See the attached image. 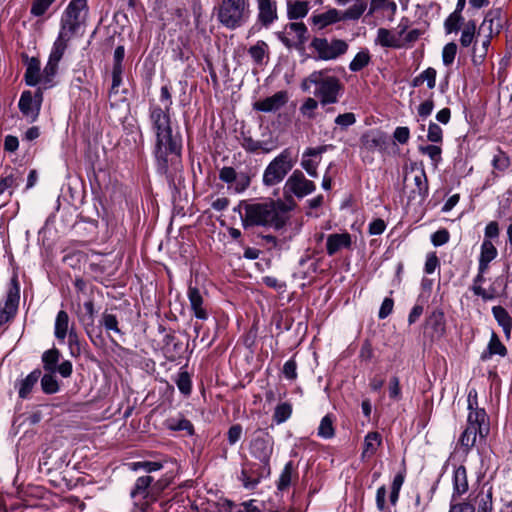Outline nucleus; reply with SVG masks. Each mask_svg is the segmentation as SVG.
<instances>
[{"instance_id":"6e6d98bb","label":"nucleus","mask_w":512,"mask_h":512,"mask_svg":"<svg viewBox=\"0 0 512 512\" xmlns=\"http://www.w3.org/2000/svg\"><path fill=\"white\" fill-rule=\"evenodd\" d=\"M457 45L454 42L446 44L442 50V61L445 66H450L455 59Z\"/></svg>"},{"instance_id":"8fccbe9b","label":"nucleus","mask_w":512,"mask_h":512,"mask_svg":"<svg viewBox=\"0 0 512 512\" xmlns=\"http://www.w3.org/2000/svg\"><path fill=\"white\" fill-rule=\"evenodd\" d=\"M176 385L179 389V391L188 396L191 393L192 389V382L191 377L187 371H181L176 379Z\"/></svg>"},{"instance_id":"6e6552de","label":"nucleus","mask_w":512,"mask_h":512,"mask_svg":"<svg viewBox=\"0 0 512 512\" xmlns=\"http://www.w3.org/2000/svg\"><path fill=\"white\" fill-rule=\"evenodd\" d=\"M71 39L58 34L53 43L48 62L43 69V88L47 89L53 86V79L58 72V65L61 61Z\"/></svg>"},{"instance_id":"c9c22d12","label":"nucleus","mask_w":512,"mask_h":512,"mask_svg":"<svg viewBox=\"0 0 512 512\" xmlns=\"http://www.w3.org/2000/svg\"><path fill=\"white\" fill-rule=\"evenodd\" d=\"M367 8L364 0H355L354 3L341 13L342 20H358Z\"/></svg>"},{"instance_id":"ea45409f","label":"nucleus","mask_w":512,"mask_h":512,"mask_svg":"<svg viewBox=\"0 0 512 512\" xmlns=\"http://www.w3.org/2000/svg\"><path fill=\"white\" fill-rule=\"evenodd\" d=\"M477 506V512H491L492 510V492L480 491L475 497V504Z\"/></svg>"},{"instance_id":"423d86ee","label":"nucleus","mask_w":512,"mask_h":512,"mask_svg":"<svg viewBox=\"0 0 512 512\" xmlns=\"http://www.w3.org/2000/svg\"><path fill=\"white\" fill-rule=\"evenodd\" d=\"M273 445V437L268 432L262 429L254 432L250 443V453L260 461V475L262 476H269L271 473L270 458L273 453Z\"/></svg>"},{"instance_id":"864d4df0","label":"nucleus","mask_w":512,"mask_h":512,"mask_svg":"<svg viewBox=\"0 0 512 512\" xmlns=\"http://www.w3.org/2000/svg\"><path fill=\"white\" fill-rule=\"evenodd\" d=\"M463 21V17L457 13H451L444 22L446 33L457 32L460 29V24Z\"/></svg>"},{"instance_id":"412c9836","label":"nucleus","mask_w":512,"mask_h":512,"mask_svg":"<svg viewBox=\"0 0 512 512\" xmlns=\"http://www.w3.org/2000/svg\"><path fill=\"white\" fill-rule=\"evenodd\" d=\"M351 242V235L349 233H334L328 235L326 243L328 255L332 256L343 248H349Z\"/></svg>"},{"instance_id":"37998d69","label":"nucleus","mask_w":512,"mask_h":512,"mask_svg":"<svg viewBox=\"0 0 512 512\" xmlns=\"http://www.w3.org/2000/svg\"><path fill=\"white\" fill-rule=\"evenodd\" d=\"M101 325L105 328V330L110 333L113 331L114 333L122 335V331L119 328V322L117 317L114 314L103 312L100 320Z\"/></svg>"},{"instance_id":"0eeeda50","label":"nucleus","mask_w":512,"mask_h":512,"mask_svg":"<svg viewBox=\"0 0 512 512\" xmlns=\"http://www.w3.org/2000/svg\"><path fill=\"white\" fill-rule=\"evenodd\" d=\"M294 166L292 152L290 149H284L275 157L265 168L263 173V184L265 186H274L282 182L285 176Z\"/></svg>"},{"instance_id":"b1692460","label":"nucleus","mask_w":512,"mask_h":512,"mask_svg":"<svg viewBox=\"0 0 512 512\" xmlns=\"http://www.w3.org/2000/svg\"><path fill=\"white\" fill-rule=\"evenodd\" d=\"M506 354V347L502 344L497 334L493 332L488 343L487 349L481 354V360L487 361L491 359L492 356L494 355L504 357L506 356Z\"/></svg>"},{"instance_id":"603ef678","label":"nucleus","mask_w":512,"mask_h":512,"mask_svg":"<svg viewBox=\"0 0 512 512\" xmlns=\"http://www.w3.org/2000/svg\"><path fill=\"white\" fill-rule=\"evenodd\" d=\"M492 166L499 172H505L510 166V159L501 150H498L492 159Z\"/></svg>"},{"instance_id":"72a5a7b5","label":"nucleus","mask_w":512,"mask_h":512,"mask_svg":"<svg viewBox=\"0 0 512 512\" xmlns=\"http://www.w3.org/2000/svg\"><path fill=\"white\" fill-rule=\"evenodd\" d=\"M267 476L260 475V467L256 470L251 468L250 470L243 468L241 471L240 480L243 482V485L247 489H253L260 482L261 478H266Z\"/></svg>"},{"instance_id":"13d9d810","label":"nucleus","mask_w":512,"mask_h":512,"mask_svg":"<svg viewBox=\"0 0 512 512\" xmlns=\"http://www.w3.org/2000/svg\"><path fill=\"white\" fill-rule=\"evenodd\" d=\"M492 313L496 321L500 326L512 323V317L508 314L505 308L502 306H494L492 308Z\"/></svg>"},{"instance_id":"c85d7f7f","label":"nucleus","mask_w":512,"mask_h":512,"mask_svg":"<svg viewBox=\"0 0 512 512\" xmlns=\"http://www.w3.org/2000/svg\"><path fill=\"white\" fill-rule=\"evenodd\" d=\"M415 188L411 191L414 196H418L421 200H424L428 196L429 186L427 175L424 169L419 170L414 178Z\"/></svg>"},{"instance_id":"338daca9","label":"nucleus","mask_w":512,"mask_h":512,"mask_svg":"<svg viewBox=\"0 0 512 512\" xmlns=\"http://www.w3.org/2000/svg\"><path fill=\"white\" fill-rule=\"evenodd\" d=\"M356 122V116L352 112H347L344 114H340L335 118V124L342 127L347 128Z\"/></svg>"},{"instance_id":"69168bd1","label":"nucleus","mask_w":512,"mask_h":512,"mask_svg":"<svg viewBox=\"0 0 512 512\" xmlns=\"http://www.w3.org/2000/svg\"><path fill=\"white\" fill-rule=\"evenodd\" d=\"M318 107V102L314 98H307L300 107L301 113L309 119L314 118V110Z\"/></svg>"},{"instance_id":"dca6fc26","label":"nucleus","mask_w":512,"mask_h":512,"mask_svg":"<svg viewBox=\"0 0 512 512\" xmlns=\"http://www.w3.org/2000/svg\"><path fill=\"white\" fill-rule=\"evenodd\" d=\"M467 426L478 428L480 438H485L489 434L490 426L488 416L483 408L476 407L469 410L467 417Z\"/></svg>"},{"instance_id":"7ed1b4c3","label":"nucleus","mask_w":512,"mask_h":512,"mask_svg":"<svg viewBox=\"0 0 512 512\" xmlns=\"http://www.w3.org/2000/svg\"><path fill=\"white\" fill-rule=\"evenodd\" d=\"M88 13L87 0H71L61 15L58 34L72 39L85 27Z\"/></svg>"},{"instance_id":"cd10ccee","label":"nucleus","mask_w":512,"mask_h":512,"mask_svg":"<svg viewBox=\"0 0 512 512\" xmlns=\"http://www.w3.org/2000/svg\"><path fill=\"white\" fill-rule=\"evenodd\" d=\"M83 307H84L85 313L80 316V321L84 325L87 335L89 336L91 341L94 342V340H93L94 314H95L94 303L91 300L86 301L84 303Z\"/></svg>"},{"instance_id":"7c9ffc66","label":"nucleus","mask_w":512,"mask_h":512,"mask_svg":"<svg viewBox=\"0 0 512 512\" xmlns=\"http://www.w3.org/2000/svg\"><path fill=\"white\" fill-rule=\"evenodd\" d=\"M41 377V370L35 369L24 378L19 387V397L25 399L31 393L33 387Z\"/></svg>"},{"instance_id":"f257e3e1","label":"nucleus","mask_w":512,"mask_h":512,"mask_svg":"<svg viewBox=\"0 0 512 512\" xmlns=\"http://www.w3.org/2000/svg\"><path fill=\"white\" fill-rule=\"evenodd\" d=\"M148 122L154 135L153 155L157 171L172 178L181 166L182 136L173 128L170 111L161 110L154 100L149 102Z\"/></svg>"},{"instance_id":"c03bdc74","label":"nucleus","mask_w":512,"mask_h":512,"mask_svg":"<svg viewBox=\"0 0 512 512\" xmlns=\"http://www.w3.org/2000/svg\"><path fill=\"white\" fill-rule=\"evenodd\" d=\"M476 32V23L474 20L468 21L462 30V34L460 37V43L463 47L470 46L475 38Z\"/></svg>"},{"instance_id":"680f3d73","label":"nucleus","mask_w":512,"mask_h":512,"mask_svg":"<svg viewBox=\"0 0 512 512\" xmlns=\"http://www.w3.org/2000/svg\"><path fill=\"white\" fill-rule=\"evenodd\" d=\"M427 139L433 143L442 142V140H443L442 128L438 124H436L434 122H430L429 127H428Z\"/></svg>"},{"instance_id":"e433bc0d","label":"nucleus","mask_w":512,"mask_h":512,"mask_svg":"<svg viewBox=\"0 0 512 512\" xmlns=\"http://www.w3.org/2000/svg\"><path fill=\"white\" fill-rule=\"evenodd\" d=\"M376 43L386 48L399 47L398 38L386 28L378 29Z\"/></svg>"},{"instance_id":"c756f323","label":"nucleus","mask_w":512,"mask_h":512,"mask_svg":"<svg viewBox=\"0 0 512 512\" xmlns=\"http://www.w3.org/2000/svg\"><path fill=\"white\" fill-rule=\"evenodd\" d=\"M478 433V428L473 426H466L459 438V445L463 452L467 454L475 445Z\"/></svg>"},{"instance_id":"f3484780","label":"nucleus","mask_w":512,"mask_h":512,"mask_svg":"<svg viewBox=\"0 0 512 512\" xmlns=\"http://www.w3.org/2000/svg\"><path fill=\"white\" fill-rule=\"evenodd\" d=\"M54 335L58 340L63 341L67 335L70 340L76 338L73 325L70 327V318L65 310H60L55 319Z\"/></svg>"},{"instance_id":"bf43d9fd","label":"nucleus","mask_w":512,"mask_h":512,"mask_svg":"<svg viewBox=\"0 0 512 512\" xmlns=\"http://www.w3.org/2000/svg\"><path fill=\"white\" fill-rule=\"evenodd\" d=\"M238 173L233 167L225 166L219 171V179L229 185L231 187L235 183L237 179Z\"/></svg>"},{"instance_id":"49530a36","label":"nucleus","mask_w":512,"mask_h":512,"mask_svg":"<svg viewBox=\"0 0 512 512\" xmlns=\"http://www.w3.org/2000/svg\"><path fill=\"white\" fill-rule=\"evenodd\" d=\"M128 467L132 471L144 470L148 473H151L162 469L163 465L162 463L156 461H138L129 463Z\"/></svg>"},{"instance_id":"58836bf2","label":"nucleus","mask_w":512,"mask_h":512,"mask_svg":"<svg viewBox=\"0 0 512 512\" xmlns=\"http://www.w3.org/2000/svg\"><path fill=\"white\" fill-rule=\"evenodd\" d=\"M427 325L438 334H442L445 331V317L441 310H435L431 313L427 319Z\"/></svg>"},{"instance_id":"ddd939ff","label":"nucleus","mask_w":512,"mask_h":512,"mask_svg":"<svg viewBox=\"0 0 512 512\" xmlns=\"http://www.w3.org/2000/svg\"><path fill=\"white\" fill-rule=\"evenodd\" d=\"M42 101L43 94L41 89H38L35 95H33L31 91L27 90L22 92L18 107L23 116L28 118L30 122H34L39 116Z\"/></svg>"},{"instance_id":"4c0bfd02","label":"nucleus","mask_w":512,"mask_h":512,"mask_svg":"<svg viewBox=\"0 0 512 512\" xmlns=\"http://www.w3.org/2000/svg\"><path fill=\"white\" fill-rule=\"evenodd\" d=\"M153 480H154L153 477L149 476V475L141 476V477L137 478L135 485L130 493L131 497L132 498H135L137 496L146 497L148 494V488L150 487Z\"/></svg>"},{"instance_id":"393cba45","label":"nucleus","mask_w":512,"mask_h":512,"mask_svg":"<svg viewBox=\"0 0 512 512\" xmlns=\"http://www.w3.org/2000/svg\"><path fill=\"white\" fill-rule=\"evenodd\" d=\"M24 78L28 86H36L39 83L43 86V72L40 73V61L37 58L30 59Z\"/></svg>"},{"instance_id":"774afa93","label":"nucleus","mask_w":512,"mask_h":512,"mask_svg":"<svg viewBox=\"0 0 512 512\" xmlns=\"http://www.w3.org/2000/svg\"><path fill=\"white\" fill-rule=\"evenodd\" d=\"M449 512H475V505L471 501L453 503L451 500Z\"/></svg>"},{"instance_id":"9d476101","label":"nucleus","mask_w":512,"mask_h":512,"mask_svg":"<svg viewBox=\"0 0 512 512\" xmlns=\"http://www.w3.org/2000/svg\"><path fill=\"white\" fill-rule=\"evenodd\" d=\"M310 48L317 53L315 59L328 61L345 54L348 50V44L341 39L329 41L327 38L314 37L310 43Z\"/></svg>"},{"instance_id":"6ab92c4d","label":"nucleus","mask_w":512,"mask_h":512,"mask_svg":"<svg viewBox=\"0 0 512 512\" xmlns=\"http://www.w3.org/2000/svg\"><path fill=\"white\" fill-rule=\"evenodd\" d=\"M258 21L265 27L270 26L277 19V5L275 0H257Z\"/></svg>"},{"instance_id":"052dcab7","label":"nucleus","mask_w":512,"mask_h":512,"mask_svg":"<svg viewBox=\"0 0 512 512\" xmlns=\"http://www.w3.org/2000/svg\"><path fill=\"white\" fill-rule=\"evenodd\" d=\"M251 179L247 173L240 172L237 175V179L233 184L232 188L236 193H242L245 191L250 185Z\"/></svg>"},{"instance_id":"a211bd4d","label":"nucleus","mask_w":512,"mask_h":512,"mask_svg":"<svg viewBox=\"0 0 512 512\" xmlns=\"http://www.w3.org/2000/svg\"><path fill=\"white\" fill-rule=\"evenodd\" d=\"M452 485H453V493L451 496L452 501H455L457 498L461 497L469 490L468 485V476L467 470L465 466L460 465L456 467L453 471L452 477Z\"/></svg>"},{"instance_id":"4be33fe9","label":"nucleus","mask_w":512,"mask_h":512,"mask_svg":"<svg viewBox=\"0 0 512 512\" xmlns=\"http://www.w3.org/2000/svg\"><path fill=\"white\" fill-rule=\"evenodd\" d=\"M187 295L195 317L201 320H206L208 318V313L203 307V297L199 289L189 286Z\"/></svg>"},{"instance_id":"a18cd8bd","label":"nucleus","mask_w":512,"mask_h":512,"mask_svg":"<svg viewBox=\"0 0 512 512\" xmlns=\"http://www.w3.org/2000/svg\"><path fill=\"white\" fill-rule=\"evenodd\" d=\"M335 430L333 426V419L331 415H326L322 418L318 427V436L324 439H330L334 436Z\"/></svg>"},{"instance_id":"2eb2a0df","label":"nucleus","mask_w":512,"mask_h":512,"mask_svg":"<svg viewBox=\"0 0 512 512\" xmlns=\"http://www.w3.org/2000/svg\"><path fill=\"white\" fill-rule=\"evenodd\" d=\"M287 100V92L279 91L270 97L254 102L253 109L265 113L275 112L284 106Z\"/></svg>"},{"instance_id":"09e8293b","label":"nucleus","mask_w":512,"mask_h":512,"mask_svg":"<svg viewBox=\"0 0 512 512\" xmlns=\"http://www.w3.org/2000/svg\"><path fill=\"white\" fill-rule=\"evenodd\" d=\"M292 414L291 404L284 402L276 406L273 419L277 424H281L288 420Z\"/></svg>"},{"instance_id":"1a4fd4ad","label":"nucleus","mask_w":512,"mask_h":512,"mask_svg":"<svg viewBox=\"0 0 512 512\" xmlns=\"http://www.w3.org/2000/svg\"><path fill=\"white\" fill-rule=\"evenodd\" d=\"M316 189V185L313 181L308 180L302 171L294 170L288 177L283 188V194L285 197V203L295 202L292 195L297 198H304L305 196L313 193Z\"/></svg>"},{"instance_id":"5fc2aeb1","label":"nucleus","mask_w":512,"mask_h":512,"mask_svg":"<svg viewBox=\"0 0 512 512\" xmlns=\"http://www.w3.org/2000/svg\"><path fill=\"white\" fill-rule=\"evenodd\" d=\"M419 151L422 154L427 155L435 164H438L441 161V153L442 150L439 146L436 145H426L419 146Z\"/></svg>"},{"instance_id":"bb28decb","label":"nucleus","mask_w":512,"mask_h":512,"mask_svg":"<svg viewBox=\"0 0 512 512\" xmlns=\"http://www.w3.org/2000/svg\"><path fill=\"white\" fill-rule=\"evenodd\" d=\"M165 426L171 431H185L190 436L194 434V426L191 421L181 415L166 419Z\"/></svg>"},{"instance_id":"5701e85b","label":"nucleus","mask_w":512,"mask_h":512,"mask_svg":"<svg viewBox=\"0 0 512 512\" xmlns=\"http://www.w3.org/2000/svg\"><path fill=\"white\" fill-rule=\"evenodd\" d=\"M311 21L315 26H318L319 29H323L330 24L343 20L341 12L333 8L324 13L313 15Z\"/></svg>"},{"instance_id":"a19ab883","label":"nucleus","mask_w":512,"mask_h":512,"mask_svg":"<svg viewBox=\"0 0 512 512\" xmlns=\"http://www.w3.org/2000/svg\"><path fill=\"white\" fill-rule=\"evenodd\" d=\"M55 1L56 0H33L30 14L37 18L44 17Z\"/></svg>"},{"instance_id":"2f4dec72","label":"nucleus","mask_w":512,"mask_h":512,"mask_svg":"<svg viewBox=\"0 0 512 512\" xmlns=\"http://www.w3.org/2000/svg\"><path fill=\"white\" fill-rule=\"evenodd\" d=\"M309 11V3L307 1H288L287 16L290 20L305 17Z\"/></svg>"},{"instance_id":"4d7b16f0","label":"nucleus","mask_w":512,"mask_h":512,"mask_svg":"<svg viewBox=\"0 0 512 512\" xmlns=\"http://www.w3.org/2000/svg\"><path fill=\"white\" fill-rule=\"evenodd\" d=\"M497 255V250L495 246L489 240H484L481 245V255L480 258L486 261H492Z\"/></svg>"},{"instance_id":"3c124183","label":"nucleus","mask_w":512,"mask_h":512,"mask_svg":"<svg viewBox=\"0 0 512 512\" xmlns=\"http://www.w3.org/2000/svg\"><path fill=\"white\" fill-rule=\"evenodd\" d=\"M292 470H293V463L292 461H289L286 463L284 469L282 470L277 487L279 490H286L290 484H291V477H292Z\"/></svg>"},{"instance_id":"a878e982","label":"nucleus","mask_w":512,"mask_h":512,"mask_svg":"<svg viewBox=\"0 0 512 512\" xmlns=\"http://www.w3.org/2000/svg\"><path fill=\"white\" fill-rule=\"evenodd\" d=\"M382 443V437L378 432H369L364 439L362 459L371 458L377 452Z\"/></svg>"},{"instance_id":"aec40b11","label":"nucleus","mask_w":512,"mask_h":512,"mask_svg":"<svg viewBox=\"0 0 512 512\" xmlns=\"http://www.w3.org/2000/svg\"><path fill=\"white\" fill-rule=\"evenodd\" d=\"M503 20H502V10L500 8H494L489 10L484 20L481 24V28L485 29L487 27L488 34L490 36L498 35L502 29Z\"/></svg>"},{"instance_id":"20e7f679","label":"nucleus","mask_w":512,"mask_h":512,"mask_svg":"<svg viewBox=\"0 0 512 512\" xmlns=\"http://www.w3.org/2000/svg\"><path fill=\"white\" fill-rule=\"evenodd\" d=\"M310 81L316 86L314 95L320 99L322 105L337 103L342 93L343 85L335 76L326 71H314L310 74Z\"/></svg>"},{"instance_id":"79ce46f5","label":"nucleus","mask_w":512,"mask_h":512,"mask_svg":"<svg viewBox=\"0 0 512 512\" xmlns=\"http://www.w3.org/2000/svg\"><path fill=\"white\" fill-rule=\"evenodd\" d=\"M492 37L493 36L486 35L485 39L481 43V47H476V46L473 47L472 61L474 64H481L484 61V59L487 55L488 48L490 46Z\"/></svg>"},{"instance_id":"f8f14e48","label":"nucleus","mask_w":512,"mask_h":512,"mask_svg":"<svg viewBox=\"0 0 512 512\" xmlns=\"http://www.w3.org/2000/svg\"><path fill=\"white\" fill-rule=\"evenodd\" d=\"M61 353L57 348L46 350L42 354V363L45 372H58L63 378H68L73 372L72 362L64 360L60 364Z\"/></svg>"},{"instance_id":"9b49d317","label":"nucleus","mask_w":512,"mask_h":512,"mask_svg":"<svg viewBox=\"0 0 512 512\" xmlns=\"http://www.w3.org/2000/svg\"><path fill=\"white\" fill-rule=\"evenodd\" d=\"M277 37L286 48L303 51L309 35L304 23L290 22L285 25L283 31L277 33Z\"/></svg>"},{"instance_id":"0e129e2a","label":"nucleus","mask_w":512,"mask_h":512,"mask_svg":"<svg viewBox=\"0 0 512 512\" xmlns=\"http://www.w3.org/2000/svg\"><path fill=\"white\" fill-rule=\"evenodd\" d=\"M387 490L384 485L380 486L376 491V507L381 512H390L386 505Z\"/></svg>"},{"instance_id":"473e14b6","label":"nucleus","mask_w":512,"mask_h":512,"mask_svg":"<svg viewBox=\"0 0 512 512\" xmlns=\"http://www.w3.org/2000/svg\"><path fill=\"white\" fill-rule=\"evenodd\" d=\"M248 53L255 64L262 65L264 63V59L268 58L269 55L268 44L263 40H259L255 45L248 49Z\"/></svg>"},{"instance_id":"4468645a","label":"nucleus","mask_w":512,"mask_h":512,"mask_svg":"<svg viewBox=\"0 0 512 512\" xmlns=\"http://www.w3.org/2000/svg\"><path fill=\"white\" fill-rule=\"evenodd\" d=\"M361 147L368 152H383L387 148V136L381 131L371 130L360 139Z\"/></svg>"},{"instance_id":"e2e57ef3","label":"nucleus","mask_w":512,"mask_h":512,"mask_svg":"<svg viewBox=\"0 0 512 512\" xmlns=\"http://www.w3.org/2000/svg\"><path fill=\"white\" fill-rule=\"evenodd\" d=\"M160 103H161L160 104L161 110H167V111L171 112L173 100H172V95L170 93V90H169L168 86H166V85L161 87Z\"/></svg>"},{"instance_id":"f03ea898","label":"nucleus","mask_w":512,"mask_h":512,"mask_svg":"<svg viewBox=\"0 0 512 512\" xmlns=\"http://www.w3.org/2000/svg\"><path fill=\"white\" fill-rule=\"evenodd\" d=\"M295 206L296 203L292 201L287 204L282 200L272 199L257 203H244L245 216L242 217V224L245 228L265 226L281 230L289 220V212Z\"/></svg>"},{"instance_id":"39448f33","label":"nucleus","mask_w":512,"mask_h":512,"mask_svg":"<svg viewBox=\"0 0 512 512\" xmlns=\"http://www.w3.org/2000/svg\"><path fill=\"white\" fill-rule=\"evenodd\" d=\"M249 16V4L245 0H222L217 13L219 22L228 29L241 27Z\"/></svg>"},{"instance_id":"de8ad7c7","label":"nucleus","mask_w":512,"mask_h":512,"mask_svg":"<svg viewBox=\"0 0 512 512\" xmlns=\"http://www.w3.org/2000/svg\"><path fill=\"white\" fill-rule=\"evenodd\" d=\"M370 62V55L368 51L358 52L349 64V69L352 72H358L366 67Z\"/></svg>"},{"instance_id":"f704fd0d","label":"nucleus","mask_w":512,"mask_h":512,"mask_svg":"<svg viewBox=\"0 0 512 512\" xmlns=\"http://www.w3.org/2000/svg\"><path fill=\"white\" fill-rule=\"evenodd\" d=\"M56 372H45L41 377V389L45 394H55L60 390L59 382L55 376Z\"/></svg>"}]
</instances>
